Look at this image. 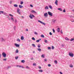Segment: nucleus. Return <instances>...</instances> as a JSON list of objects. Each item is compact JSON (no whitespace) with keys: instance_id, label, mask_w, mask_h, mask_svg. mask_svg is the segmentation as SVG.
<instances>
[{"instance_id":"48","label":"nucleus","mask_w":74,"mask_h":74,"mask_svg":"<svg viewBox=\"0 0 74 74\" xmlns=\"http://www.w3.org/2000/svg\"><path fill=\"white\" fill-rule=\"evenodd\" d=\"M49 34L50 35H51V36L52 35V33H51V32H50L49 33Z\"/></svg>"},{"instance_id":"51","label":"nucleus","mask_w":74,"mask_h":74,"mask_svg":"<svg viewBox=\"0 0 74 74\" xmlns=\"http://www.w3.org/2000/svg\"><path fill=\"white\" fill-rule=\"evenodd\" d=\"M9 16H12V17H13V15H12L11 14H10Z\"/></svg>"},{"instance_id":"58","label":"nucleus","mask_w":74,"mask_h":74,"mask_svg":"<svg viewBox=\"0 0 74 74\" xmlns=\"http://www.w3.org/2000/svg\"><path fill=\"white\" fill-rule=\"evenodd\" d=\"M32 16L33 17H34V15H33V14H32Z\"/></svg>"},{"instance_id":"26","label":"nucleus","mask_w":74,"mask_h":74,"mask_svg":"<svg viewBox=\"0 0 74 74\" xmlns=\"http://www.w3.org/2000/svg\"><path fill=\"white\" fill-rule=\"evenodd\" d=\"M45 43H47V40H45Z\"/></svg>"},{"instance_id":"50","label":"nucleus","mask_w":74,"mask_h":74,"mask_svg":"<svg viewBox=\"0 0 74 74\" xmlns=\"http://www.w3.org/2000/svg\"><path fill=\"white\" fill-rule=\"evenodd\" d=\"M53 33H55V31L54 29H53Z\"/></svg>"},{"instance_id":"7","label":"nucleus","mask_w":74,"mask_h":74,"mask_svg":"<svg viewBox=\"0 0 74 74\" xmlns=\"http://www.w3.org/2000/svg\"><path fill=\"white\" fill-rule=\"evenodd\" d=\"M44 16H48V13H47L44 14Z\"/></svg>"},{"instance_id":"64","label":"nucleus","mask_w":74,"mask_h":74,"mask_svg":"<svg viewBox=\"0 0 74 74\" xmlns=\"http://www.w3.org/2000/svg\"><path fill=\"white\" fill-rule=\"evenodd\" d=\"M62 47H64V45L62 44Z\"/></svg>"},{"instance_id":"20","label":"nucleus","mask_w":74,"mask_h":74,"mask_svg":"<svg viewBox=\"0 0 74 74\" xmlns=\"http://www.w3.org/2000/svg\"><path fill=\"white\" fill-rule=\"evenodd\" d=\"M11 21H13V22L14 21V18H13L11 17Z\"/></svg>"},{"instance_id":"47","label":"nucleus","mask_w":74,"mask_h":74,"mask_svg":"<svg viewBox=\"0 0 74 74\" xmlns=\"http://www.w3.org/2000/svg\"><path fill=\"white\" fill-rule=\"evenodd\" d=\"M51 64H48V66L49 67H51Z\"/></svg>"},{"instance_id":"62","label":"nucleus","mask_w":74,"mask_h":74,"mask_svg":"<svg viewBox=\"0 0 74 74\" xmlns=\"http://www.w3.org/2000/svg\"><path fill=\"white\" fill-rule=\"evenodd\" d=\"M15 29H16V27H14V29L15 30Z\"/></svg>"},{"instance_id":"53","label":"nucleus","mask_w":74,"mask_h":74,"mask_svg":"<svg viewBox=\"0 0 74 74\" xmlns=\"http://www.w3.org/2000/svg\"><path fill=\"white\" fill-rule=\"evenodd\" d=\"M63 12H66V10L65 9H64V10H63Z\"/></svg>"},{"instance_id":"6","label":"nucleus","mask_w":74,"mask_h":74,"mask_svg":"<svg viewBox=\"0 0 74 74\" xmlns=\"http://www.w3.org/2000/svg\"><path fill=\"white\" fill-rule=\"evenodd\" d=\"M14 45H15V46H16V47H19V45L17 44L16 43L14 44Z\"/></svg>"},{"instance_id":"5","label":"nucleus","mask_w":74,"mask_h":74,"mask_svg":"<svg viewBox=\"0 0 74 74\" xmlns=\"http://www.w3.org/2000/svg\"><path fill=\"white\" fill-rule=\"evenodd\" d=\"M38 22H40V23H41L42 24H43V25H45V23L42 22V21H41L40 20L38 21Z\"/></svg>"},{"instance_id":"16","label":"nucleus","mask_w":74,"mask_h":74,"mask_svg":"<svg viewBox=\"0 0 74 74\" xmlns=\"http://www.w3.org/2000/svg\"><path fill=\"white\" fill-rule=\"evenodd\" d=\"M29 18H30L31 19H33V17H32V14H30V16H29Z\"/></svg>"},{"instance_id":"41","label":"nucleus","mask_w":74,"mask_h":74,"mask_svg":"<svg viewBox=\"0 0 74 74\" xmlns=\"http://www.w3.org/2000/svg\"><path fill=\"white\" fill-rule=\"evenodd\" d=\"M2 41H5V40H4V39H3V38H2Z\"/></svg>"},{"instance_id":"15","label":"nucleus","mask_w":74,"mask_h":74,"mask_svg":"<svg viewBox=\"0 0 74 74\" xmlns=\"http://www.w3.org/2000/svg\"><path fill=\"white\" fill-rule=\"evenodd\" d=\"M49 7L50 9H52V6L49 5Z\"/></svg>"},{"instance_id":"54","label":"nucleus","mask_w":74,"mask_h":74,"mask_svg":"<svg viewBox=\"0 0 74 74\" xmlns=\"http://www.w3.org/2000/svg\"><path fill=\"white\" fill-rule=\"evenodd\" d=\"M16 22H17V21L15 19V23H16Z\"/></svg>"},{"instance_id":"32","label":"nucleus","mask_w":74,"mask_h":74,"mask_svg":"<svg viewBox=\"0 0 74 74\" xmlns=\"http://www.w3.org/2000/svg\"><path fill=\"white\" fill-rule=\"evenodd\" d=\"M54 48H55V47L52 46L51 47V49H54Z\"/></svg>"},{"instance_id":"9","label":"nucleus","mask_w":74,"mask_h":74,"mask_svg":"<svg viewBox=\"0 0 74 74\" xmlns=\"http://www.w3.org/2000/svg\"><path fill=\"white\" fill-rule=\"evenodd\" d=\"M18 6L20 8H22L23 7V6H22L21 5H18Z\"/></svg>"},{"instance_id":"25","label":"nucleus","mask_w":74,"mask_h":74,"mask_svg":"<svg viewBox=\"0 0 74 74\" xmlns=\"http://www.w3.org/2000/svg\"><path fill=\"white\" fill-rule=\"evenodd\" d=\"M41 37H42L43 38H44L45 37V36H44V35H41Z\"/></svg>"},{"instance_id":"2","label":"nucleus","mask_w":74,"mask_h":74,"mask_svg":"<svg viewBox=\"0 0 74 74\" xmlns=\"http://www.w3.org/2000/svg\"><path fill=\"white\" fill-rule=\"evenodd\" d=\"M48 14L51 16H52V13L51 12H48Z\"/></svg>"},{"instance_id":"1","label":"nucleus","mask_w":74,"mask_h":74,"mask_svg":"<svg viewBox=\"0 0 74 74\" xmlns=\"http://www.w3.org/2000/svg\"><path fill=\"white\" fill-rule=\"evenodd\" d=\"M69 56H71V57H73L74 56V54L73 53H69Z\"/></svg>"},{"instance_id":"24","label":"nucleus","mask_w":74,"mask_h":74,"mask_svg":"<svg viewBox=\"0 0 74 74\" xmlns=\"http://www.w3.org/2000/svg\"><path fill=\"white\" fill-rule=\"evenodd\" d=\"M32 12H34V13H36V11L32 10L31 11Z\"/></svg>"},{"instance_id":"21","label":"nucleus","mask_w":74,"mask_h":74,"mask_svg":"<svg viewBox=\"0 0 74 74\" xmlns=\"http://www.w3.org/2000/svg\"><path fill=\"white\" fill-rule=\"evenodd\" d=\"M19 52V51L18 50V49H17L16 50V53H18V52Z\"/></svg>"},{"instance_id":"63","label":"nucleus","mask_w":74,"mask_h":74,"mask_svg":"<svg viewBox=\"0 0 74 74\" xmlns=\"http://www.w3.org/2000/svg\"><path fill=\"white\" fill-rule=\"evenodd\" d=\"M60 74H63V73H62L61 72H60Z\"/></svg>"},{"instance_id":"52","label":"nucleus","mask_w":74,"mask_h":74,"mask_svg":"<svg viewBox=\"0 0 74 74\" xmlns=\"http://www.w3.org/2000/svg\"><path fill=\"white\" fill-rule=\"evenodd\" d=\"M30 7H33V5H30Z\"/></svg>"},{"instance_id":"29","label":"nucleus","mask_w":74,"mask_h":74,"mask_svg":"<svg viewBox=\"0 0 74 74\" xmlns=\"http://www.w3.org/2000/svg\"><path fill=\"white\" fill-rule=\"evenodd\" d=\"M54 62L56 64H57L58 63V61H57L56 60H55Z\"/></svg>"},{"instance_id":"33","label":"nucleus","mask_w":74,"mask_h":74,"mask_svg":"<svg viewBox=\"0 0 74 74\" xmlns=\"http://www.w3.org/2000/svg\"><path fill=\"white\" fill-rule=\"evenodd\" d=\"M41 57L42 58H44V54H42L41 55Z\"/></svg>"},{"instance_id":"23","label":"nucleus","mask_w":74,"mask_h":74,"mask_svg":"<svg viewBox=\"0 0 74 74\" xmlns=\"http://www.w3.org/2000/svg\"><path fill=\"white\" fill-rule=\"evenodd\" d=\"M58 10H59L60 11H62V10L60 8H58Z\"/></svg>"},{"instance_id":"46","label":"nucleus","mask_w":74,"mask_h":74,"mask_svg":"<svg viewBox=\"0 0 74 74\" xmlns=\"http://www.w3.org/2000/svg\"><path fill=\"white\" fill-rule=\"evenodd\" d=\"M65 39L66 40H69V39L67 38H66Z\"/></svg>"},{"instance_id":"39","label":"nucleus","mask_w":74,"mask_h":74,"mask_svg":"<svg viewBox=\"0 0 74 74\" xmlns=\"http://www.w3.org/2000/svg\"><path fill=\"white\" fill-rule=\"evenodd\" d=\"M36 42H40V40H37L36 41Z\"/></svg>"},{"instance_id":"37","label":"nucleus","mask_w":74,"mask_h":74,"mask_svg":"<svg viewBox=\"0 0 74 74\" xmlns=\"http://www.w3.org/2000/svg\"><path fill=\"white\" fill-rule=\"evenodd\" d=\"M32 39L33 40H34V41L35 40V38H34V37H32Z\"/></svg>"},{"instance_id":"42","label":"nucleus","mask_w":74,"mask_h":74,"mask_svg":"<svg viewBox=\"0 0 74 74\" xmlns=\"http://www.w3.org/2000/svg\"><path fill=\"white\" fill-rule=\"evenodd\" d=\"M3 60L4 61H6V60H7V58H4Z\"/></svg>"},{"instance_id":"27","label":"nucleus","mask_w":74,"mask_h":74,"mask_svg":"<svg viewBox=\"0 0 74 74\" xmlns=\"http://www.w3.org/2000/svg\"><path fill=\"white\" fill-rule=\"evenodd\" d=\"M38 48H40L41 47V45L40 44L38 45Z\"/></svg>"},{"instance_id":"31","label":"nucleus","mask_w":74,"mask_h":74,"mask_svg":"<svg viewBox=\"0 0 74 74\" xmlns=\"http://www.w3.org/2000/svg\"><path fill=\"white\" fill-rule=\"evenodd\" d=\"M21 63H25V60H22L21 61Z\"/></svg>"},{"instance_id":"22","label":"nucleus","mask_w":74,"mask_h":74,"mask_svg":"<svg viewBox=\"0 0 74 74\" xmlns=\"http://www.w3.org/2000/svg\"><path fill=\"white\" fill-rule=\"evenodd\" d=\"M17 41H18V42H20L21 41V40H20V39H19L18 38L17 39Z\"/></svg>"},{"instance_id":"60","label":"nucleus","mask_w":74,"mask_h":74,"mask_svg":"<svg viewBox=\"0 0 74 74\" xmlns=\"http://www.w3.org/2000/svg\"><path fill=\"white\" fill-rule=\"evenodd\" d=\"M26 31H27V32H28V31H29V30H28V29H26Z\"/></svg>"},{"instance_id":"10","label":"nucleus","mask_w":74,"mask_h":74,"mask_svg":"<svg viewBox=\"0 0 74 74\" xmlns=\"http://www.w3.org/2000/svg\"><path fill=\"white\" fill-rule=\"evenodd\" d=\"M69 66L70 67H71V68H73V65L72 64H70Z\"/></svg>"},{"instance_id":"34","label":"nucleus","mask_w":74,"mask_h":74,"mask_svg":"<svg viewBox=\"0 0 74 74\" xmlns=\"http://www.w3.org/2000/svg\"><path fill=\"white\" fill-rule=\"evenodd\" d=\"M32 45L34 47H36V46L34 44H32Z\"/></svg>"},{"instance_id":"40","label":"nucleus","mask_w":74,"mask_h":74,"mask_svg":"<svg viewBox=\"0 0 74 74\" xmlns=\"http://www.w3.org/2000/svg\"><path fill=\"white\" fill-rule=\"evenodd\" d=\"M10 68H11V66H8V68H7V69H9Z\"/></svg>"},{"instance_id":"38","label":"nucleus","mask_w":74,"mask_h":74,"mask_svg":"<svg viewBox=\"0 0 74 74\" xmlns=\"http://www.w3.org/2000/svg\"><path fill=\"white\" fill-rule=\"evenodd\" d=\"M26 69H29V67H28V66H27L26 67Z\"/></svg>"},{"instance_id":"17","label":"nucleus","mask_w":74,"mask_h":74,"mask_svg":"<svg viewBox=\"0 0 74 74\" xmlns=\"http://www.w3.org/2000/svg\"><path fill=\"white\" fill-rule=\"evenodd\" d=\"M4 13V12L3 11H0V14H3Z\"/></svg>"},{"instance_id":"19","label":"nucleus","mask_w":74,"mask_h":74,"mask_svg":"<svg viewBox=\"0 0 74 74\" xmlns=\"http://www.w3.org/2000/svg\"><path fill=\"white\" fill-rule=\"evenodd\" d=\"M18 5H16V4H14V7H18Z\"/></svg>"},{"instance_id":"3","label":"nucleus","mask_w":74,"mask_h":74,"mask_svg":"<svg viewBox=\"0 0 74 74\" xmlns=\"http://www.w3.org/2000/svg\"><path fill=\"white\" fill-rule=\"evenodd\" d=\"M20 9L18 8L17 10V13H18L20 15H21V12H19V11H20Z\"/></svg>"},{"instance_id":"35","label":"nucleus","mask_w":74,"mask_h":74,"mask_svg":"<svg viewBox=\"0 0 74 74\" xmlns=\"http://www.w3.org/2000/svg\"><path fill=\"white\" fill-rule=\"evenodd\" d=\"M17 67H22V66L21 65H17Z\"/></svg>"},{"instance_id":"14","label":"nucleus","mask_w":74,"mask_h":74,"mask_svg":"<svg viewBox=\"0 0 74 74\" xmlns=\"http://www.w3.org/2000/svg\"><path fill=\"white\" fill-rule=\"evenodd\" d=\"M38 49V51H39V52H41V49L38 48V49Z\"/></svg>"},{"instance_id":"8","label":"nucleus","mask_w":74,"mask_h":74,"mask_svg":"<svg viewBox=\"0 0 74 74\" xmlns=\"http://www.w3.org/2000/svg\"><path fill=\"white\" fill-rule=\"evenodd\" d=\"M58 0H56L55 1V4H56V5H58Z\"/></svg>"},{"instance_id":"28","label":"nucleus","mask_w":74,"mask_h":74,"mask_svg":"<svg viewBox=\"0 0 74 74\" xmlns=\"http://www.w3.org/2000/svg\"><path fill=\"white\" fill-rule=\"evenodd\" d=\"M74 41V38L71 39L70 40V41Z\"/></svg>"},{"instance_id":"49","label":"nucleus","mask_w":74,"mask_h":74,"mask_svg":"<svg viewBox=\"0 0 74 74\" xmlns=\"http://www.w3.org/2000/svg\"><path fill=\"white\" fill-rule=\"evenodd\" d=\"M33 66H36V63H34L33 64Z\"/></svg>"},{"instance_id":"44","label":"nucleus","mask_w":74,"mask_h":74,"mask_svg":"<svg viewBox=\"0 0 74 74\" xmlns=\"http://www.w3.org/2000/svg\"><path fill=\"white\" fill-rule=\"evenodd\" d=\"M34 34H36V35H37V34H38V33H37V32H34Z\"/></svg>"},{"instance_id":"4","label":"nucleus","mask_w":74,"mask_h":74,"mask_svg":"<svg viewBox=\"0 0 74 74\" xmlns=\"http://www.w3.org/2000/svg\"><path fill=\"white\" fill-rule=\"evenodd\" d=\"M2 55L3 56L4 58L6 57V54H5V53H4V52L3 53Z\"/></svg>"},{"instance_id":"12","label":"nucleus","mask_w":74,"mask_h":74,"mask_svg":"<svg viewBox=\"0 0 74 74\" xmlns=\"http://www.w3.org/2000/svg\"><path fill=\"white\" fill-rule=\"evenodd\" d=\"M21 40H24V37H23V36H21Z\"/></svg>"},{"instance_id":"57","label":"nucleus","mask_w":74,"mask_h":74,"mask_svg":"<svg viewBox=\"0 0 74 74\" xmlns=\"http://www.w3.org/2000/svg\"><path fill=\"white\" fill-rule=\"evenodd\" d=\"M60 32L62 34V33H63V32H62V30H61V31H60Z\"/></svg>"},{"instance_id":"45","label":"nucleus","mask_w":74,"mask_h":74,"mask_svg":"<svg viewBox=\"0 0 74 74\" xmlns=\"http://www.w3.org/2000/svg\"><path fill=\"white\" fill-rule=\"evenodd\" d=\"M18 59V56L15 57L16 59Z\"/></svg>"},{"instance_id":"56","label":"nucleus","mask_w":74,"mask_h":74,"mask_svg":"<svg viewBox=\"0 0 74 74\" xmlns=\"http://www.w3.org/2000/svg\"><path fill=\"white\" fill-rule=\"evenodd\" d=\"M44 60H45V62H47V60L46 59H45Z\"/></svg>"},{"instance_id":"18","label":"nucleus","mask_w":74,"mask_h":74,"mask_svg":"<svg viewBox=\"0 0 74 74\" xmlns=\"http://www.w3.org/2000/svg\"><path fill=\"white\" fill-rule=\"evenodd\" d=\"M39 72H40L41 73H42V71H42V70H39Z\"/></svg>"},{"instance_id":"59","label":"nucleus","mask_w":74,"mask_h":74,"mask_svg":"<svg viewBox=\"0 0 74 74\" xmlns=\"http://www.w3.org/2000/svg\"><path fill=\"white\" fill-rule=\"evenodd\" d=\"M10 4H11V3H12V1H10Z\"/></svg>"},{"instance_id":"30","label":"nucleus","mask_w":74,"mask_h":74,"mask_svg":"<svg viewBox=\"0 0 74 74\" xmlns=\"http://www.w3.org/2000/svg\"><path fill=\"white\" fill-rule=\"evenodd\" d=\"M23 4V1H21L20 3V4H21L22 5V4Z\"/></svg>"},{"instance_id":"43","label":"nucleus","mask_w":74,"mask_h":74,"mask_svg":"<svg viewBox=\"0 0 74 74\" xmlns=\"http://www.w3.org/2000/svg\"><path fill=\"white\" fill-rule=\"evenodd\" d=\"M48 49H51V48L50 47H48Z\"/></svg>"},{"instance_id":"61","label":"nucleus","mask_w":74,"mask_h":74,"mask_svg":"<svg viewBox=\"0 0 74 74\" xmlns=\"http://www.w3.org/2000/svg\"><path fill=\"white\" fill-rule=\"evenodd\" d=\"M31 59V60H33V58H32Z\"/></svg>"},{"instance_id":"11","label":"nucleus","mask_w":74,"mask_h":74,"mask_svg":"<svg viewBox=\"0 0 74 74\" xmlns=\"http://www.w3.org/2000/svg\"><path fill=\"white\" fill-rule=\"evenodd\" d=\"M45 10H48V9H49L48 6H46L45 7Z\"/></svg>"},{"instance_id":"55","label":"nucleus","mask_w":74,"mask_h":74,"mask_svg":"<svg viewBox=\"0 0 74 74\" xmlns=\"http://www.w3.org/2000/svg\"><path fill=\"white\" fill-rule=\"evenodd\" d=\"M39 69H41V66H39Z\"/></svg>"},{"instance_id":"13","label":"nucleus","mask_w":74,"mask_h":74,"mask_svg":"<svg viewBox=\"0 0 74 74\" xmlns=\"http://www.w3.org/2000/svg\"><path fill=\"white\" fill-rule=\"evenodd\" d=\"M57 31L58 33H59V32H60V28H58L57 29Z\"/></svg>"},{"instance_id":"36","label":"nucleus","mask_w":74,"mask_h":74,"mask_svg":"<svg viewBox=\"0 0 74 74\" xmlns=\"http://www.w3.org/2000/svg\"><path fill=\"white\" fill-rule=\"evenodd\" d=\"M71 22H74V20L72 19L71 20Z\"/></svg>"}]
</instances>
